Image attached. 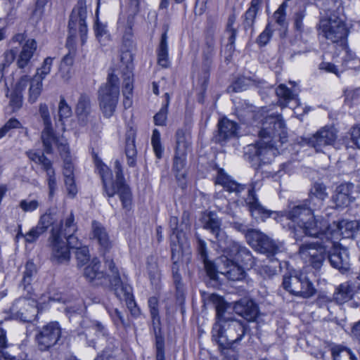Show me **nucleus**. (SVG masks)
Masks as SVG:
<instances>
[{"label": "nucleus", "mask_w": 360, "mask_h": 360, "mask_svg": "<svg viewBox=\"0 0 360 360\" xmlns=\"http://www.w3.org/2000/svg\"><path fill=\"white\" fill-rule=\"evenodd\" d=\"M327 197L326 187L315 183L311 188L308 203L294 205L281 214L292 223L297 241H302L305 236H319L326 231L328 219L316 212L323 207Z\"/></svg>", "instance_id": "1"}, {"label": "nucleus", "mask_w": 360, "mask_h": 360, "mask_svg": "<svg viewBox=\"0 0 360 360\" xmlns=\"http://www.w3.org/2000/svg\"><path fill=\"white\" fill-rule=\"evenodd\" d=\"M258 134L261 140L249 145L246 153H250L252 162L269 163L279 153L277 146H274L276 139H278L281 144L287 141L285 124L281 116L266 115Z\"/></svg>", "instance_id": "2"}, {"label": "nucleus", "mask_w": 360, "mask_h": 360, "mask_svg": "<svg viewBox=\"0 0 360 360\" xmlns=\"http://www.w3.org/2000/svg\"><path fill=\"white\" fill-rule=\"evenodd\" d=\"M215 303L216 322L212 327V340L221 349L230 348L240 342L248 331L243 321L229 317L226 309L228 304L220 297L213 295Z\"/></svg>", "instance_id": "3"}, {"label": "nucleus", "mask_w": 360, "mask_h": 360, "mask_svg": "<svg viewBox=\"0 0 360 360\" xmlns=\"http://www.w3.org/2000/svg\"><path fill=\"white\" fill-rule=\"evenodd\" d=\"M233 227L245 233L247 242L257 251L265 254L271 262H278L281 254L285 251L283 242L271 240L267 236L256 229H248L243 224L235 222Z\"/></svg>", "instance_id": "4"}, {"label": "nucleus", "mask_w": 360, "mask_h": 360, "mask_svg": "<svg viewBox=\"0 0 360 360\" xmlns=\"http://www.w3.org/2000/svg\"><path fill=\"white\" fill-rule=\"evenodd\" d=\"M116 179L111 181L112 174L108 167L105 165L99 166V172L103 180L104 191L108 197H112L116 193L119 194L122 207L127 210L131 208V193L129 188L124 184L122 166L119 160L115 162Z\"/></svg>", "instance_id": "5"}, {"label": "nucleus", "mask_w": 360, "mask_h": 360, "mask_svg": "<svg viewBox=\"0 0 360 360\" xmlns=\"http://www.w3.org/2000/svg\"><path fill=\"white\" fill-rule=\"evenodd\" d=\"M319 34L333 44H345L349 29L341 17L335 14L321 16L318 25Z\"/></svg>", "instance_id": "6"}, {"label": "nucleus", "mask_w": 360, "mask_h": 360, "mask_svg": "<svg viewBox=\"0 0 360 360\" xmlns=\"http://www.w3.org/2000/svg\"><path fill=\"white\" fill-rule=\"evenodd\" d=\"M119 96V79L115 74H109L107 82L101 86L98 91L99 108L105 117L110 118L114 115Z\"/></svg>", "instance_id": "7"}, {"label": "nucleus", "mask_w": 360, "mask_h": 360, "mask_svg": "<svg viewBox=\"0 0 360 360\" xmlns=\"http://www.w3.org/2000/svg\"><path fill=\"white\" fill-rule=\"evenodd\" d=\"M283 286L290 294L303 298L313 296L316 291L312 283L302 272L284 276Z\"/></svg>", "instance_id": "8"}, {"label": "nucleus", "mask_w": 360, "mask_h": 360, "mask_svg": "<svg viewBox=\"0 0 360 360\" xmlns=\"http://www.w3.org/2000/svg\"><path fill=\"white\" fill-rule=\"evenodd\" d=\"M86 16V6L82 1H80L73 9L70 17L68 23L70 36L67 41L68 46L71 44L73 38L75 37L77 29L79 30L82 45L85 44L88 32L87 25L85 21Z\"/></svg>", "instance_id": "9"}, {"label": "nucleus", "mask_w": 360, "mask_h": 360, "mask_svg": "<svg viewBox=\"0 0 360 360\" xmlns=\"http://www.w3.org/2000/svg\"><path fill=\"white\" fill-rule=\"evenodd\" d=\"M359 227V224L356 221H348L343 219L338 224L330 225L328 222V227L324 233L320 234L319 236H309L310 238H320L325 242L331 243L332 247L335 246V240L340 239L342 236L343 238H350L352 236Z\"/></svg>", "instance_id": "10"}, {"label": "nucleus", "mask_w": 360, "mask_h": 360, "mask_svg": "<svg viewBox=\"0 0 360 360\" xmlns=\"http://www.w3.org/2000/svg\"><path fill=\"white\" fill-rule=\"evenodd\" d=\"M62 329L57 321H51L44 325L36 335L37 347L41 351H47L59 341Z\"/></svg>", "instance_id": "11"}, {"label": "nucleus", "mask_w": 360, "mask_h": 360, "mask_svg": "<svg viewBox=\"0 0 360 360\" xmlns=\"http://www.w3.org/2000/svg\"><path fill=\"white\" fill-rule=\"evenodd\" d=\"M52 64L53 58L47 57L41 68L37 70L36 74L32 77L29 76L28 101L30 103H35L41 95L43 80L51 72Z\"/></svg>", "instance_id": "12"}, {"label": "nucleus", "mask_w": 360, "mask_h": 360, "mask_svg": "<svg viewBox=\"0 0 360 360\" xmlns=\"http://www.w3.org/2000/svg\"><path fill=\"white\" fill-rule=\"evenodd\" d=\"M13 318L23 322L34 320L38 313L34 297H22L16 300L10 309Z\"/></svg>", "instance_id": "13"}, {"label": "nucleus", "mask_w": 360, "mask_h": 360, "mask_svg": "<svg viewBox=\"0 0 360 360\" xmlns=\"http://www.w3.org/2000/svg\"><path fill=\"white\" fill-rule=\"evenodd\" d=\"M328 248L330 246L326 244L317 245L314 243H305L300 246L299 254L306 263L310 264L315 269H319L326 258V249Z\"/></svg>", "instance_id": "14"}, {"label": "nucleus", "mask_w": 360, "mask_h": 360, "mask_svg": "<svg viewBox=\"0 0 360 360\" xmlns=\"http://www.w3.org/2000/svg\"><path fill=\"white\" fill-rule=\"evenodd\" d=\"M139 11V0H130L127 13H122L117 22V27L123 34V40L128 46L131 44L132 26L134 16Z\"/></svg>", "instance_id": "15"}, {"label": "nucleus", "mask_w": 360, "mask_h": 360, "mask_svg": "<svg viewBox=\"0 0 360 360\" xmlns=\"http://www.w3.org/2000/svg\"><path fill=\"white\" fill-rule=\"evenodd\" d=\"M51 248V259L57 263H65L70 260V253L64 240L60 237V230L52 228L49 238Z\"/></svg>", "instance_id": "16"}, {"label": "nucleus", "mask_w": 360, "mask_h": 360, "mask_svg": "<svg viewBox=\"0 0 360 360\" xmlns=\"http://www.w3.org/2000/svg\"><path fill=\"white\" fill-rule=\"evenodd\" d=\"M120 61L127 72L124 73L123 82L122 94L124 96L123 105L124 108H129L132 105L133 77L130 69L131 68L132 55L127 51H123L120 56Z\"/></svg>", "instance_id": "17"}, {"label": "nucleus", "mask_w": 360, "mask_h": 360, "mask_svg": "<svg viewBox=\"0 0 360 360\" xmlns=\"http://www.w3.org/2000/svg\"><path fill=\"white\" fill-rule=\"evenodd\" d=\"M39 114L44 124V129L41 132V140L44 150L46 153H51L52 143L56 142V135L52 128L49 108L46 104H40Z\"/></svg>", "instance_id": "18"}, {"label": "nucleus", "mask_w": 360, "mask_h": 360, "mask_svg": "<svg viewBox=\"0 0 360 360\" xmlns=\"http://www.w3.org/2000/svg\"><path fill=\"white\" fill-rule=\"evenodd\" d=\"M336 139L335 129L332 127H324L309 139L308 143L316 151H322L324 147L333 145Z\"/></svg>", "instance_id": "19"}, {"label": "nucleus", "mask_w": 360, "mask_h": 360, "mask_svg": "<svg viewBox=\"0 0 360 360\" xmlns=\"http://www.w3.org/2000/svg\"><path fill=\"white\" fill-rule=\"evenodd\" d=\"M245 204L253 218L257 220L264 221L269 217L277 219L278 214L265 209L259 202L255 195L254 188L248 190V195L245 198Z\"/></svg>", "instance_id": "20"}, {"label": "nucleus", "mask_w": 360, "mask_h": 360, "mask_svg": "<svg viewBox=\"0 0 360 360\" xmlns=\"http://www.w3.org/2000/svg\"><path fill=\"white\" fill-rule=\"evenodd\" d=\"M202 221L203 227L209 230L214 236L219 243V246L221 249H225L227 236L221 229V222L217 215L213 212L205 213L202 216Z\"/></svg>", "instance_id": "21"}, {"label": "nucleus", "mask_w": 360, "mask_h": 360, "mask_svg": "<svg viewBox=\"0 0 360 360\" xmlns=\"http://www.w3.org/2000/svg\"><path fill=\"white\" fill-rule=\"evenodd\" d=\"M221 264L219 266V273L224 275L231 281L241 280L245 276V271L242 266L229 259L226 256H221L219 259Z\"/></svg>", "instance_id": "22"}, {"label": "nucleus", "mask_w": 360, "mask_h": 360, "mask_svg": "<svg viewBox=\"0 0 360 360\" xmlns=\"http://www.w3.org/2000/svg\"><path fill=\"white\" fill-rule=\"evenodd\" d=\"M108 268L112 273V278L110 279V281L115 295L121 301L124 299H129V296L132 294L131 288L121 281L117 269L115 267L113 262H109Z\"/></svg>", "instance_id": "23"}, {"label": "nucleus", "mask_w": 360, "mask_h": 360, "mask_svg": "<svg viewBox=\"0 0 360 360\" xmlns=\"http://www.w3.org/2000/svg\"><path fill=\"white\" fill-rule=\"evenodd\" d=\"M237 115L240 122L244 124L257 126L265 120L260 110H257L256 107L246 103L237 110Z\"/></svg>", "instance_id": "24"}, {"label": "nucleus", "mask_w": 360, "mask_h": 360, "mask_svg": "<svg viewBox=\"0 0 360 360\" xmlns=\"http://www.w3.org/2000/svg\"><path fill=\"white\" fill-rule=\"evenodd\" d=\"M226 248L230 249V257H233L236 263H241L247 268H251L255 265V259L251 255L250 250L236 243H231L229 247L223 249L224 251Z\"/></svg>", "instance_id": "25"}, {"label": "nucleus", "mask_w": 360, "mask_h": 360, "mask_svg": "<svg viewBox=\"0 0 360 360\" xmlns=\"http://www.w3.org/2000/svg\"><path fill=\"white\" fill-rule=\"evenodd\" d=\"M235 312L243 317L248 321H255L259 316L257 305L252 300L247 298L241 299L234 304Z\"/></svg>", "instance_id": "26"}, {"label": "nucleus", "mask_w": 360, "mask_h": 360, "mask_svg": "<svg viewBox=\"0 0 360 360\" xmlns=\"http://www.w3.org/2000/svg\"><path fill=\"white\" fill-rule=\"evenodd\" d=\"M27 86L30 87L29 76L23 75L18 80L14 86V89L11 91L9 95V103L14 111L20 109L22 107L23 101L22 92L27 89ZM7 96H8V95Z\"/></svg>", "instance_id": "27"}, {"label": "nucleus", "mask_w": 360, "mask_h": 360, "mask_svg": "<svg viewBox=\"0 0 360 360\" xmlns=\"http://www.w3.org/2000/svg\"><path fill=\"white\" fill-rule=\"evenodd\" d=\"M328 259L330 264L341 273L344 274L349 270V255L346 248H335L333 252L329 254Z\"/></svg>", "instance_id": "28"}, {"label": "nucleus", "mask_w": 360, "mask_h": 360, "mask_svg": "<svg viewBox=\"0 0 360 360\" xmlns=\"http://www.w3.org/2000/svg\"><path fill=\"white\" fill-rule=\"evenodd\" d=\"M84 276L94 285L103 284L106 281L105 274L101 269V262L97 258H93L84 268Z\"/></svg>", "instance_id": "29"}, {"label": "nucleus", "mask_w": 360, "mask_h": 360, "mask_svg": "<svg viewBox=\"0 0 360 360\" xmlns=\"http://www.w3.org/2000/svg\"><path fill=\"white\" fill-rule=\"evenodd\" d=\"M238 125L236 122L226 119H221L218 123V134L215 136L217 142H225L236 136Z\"/></svg>", "instance_id": "30"}, {"label": "nucleus", "mask_w": 360, "mask_h": 360, "mask_svg": "<svg viewBox=\"0 0 360 360\" xmlns=\"http://www.w3.org/2000/svg\"><path fill=\"white\" fill-rule=\"evenodd\" d=\"M354 185L349 183L342 184L336 188L333 201L337 207H346L352 202V190Z\"/></svg>", "instance_id": "31"}, {"label": "nucleus", "mask_w": 360, "mask_h": 360, "mask_svg": "<svg viewBox=\"0 0 360 360\" xmlns=\"http://www.w3.org/2000/svg\"><path fill=\"white\" fill-rule=\"evenodd\" d=\"M91 233L92 238L96 240L103 251H107L112 247L108 233L101 223L96 221L92 222Z\"/></svg>", "instance_id": "32"}, {"label": "nucleus", "mask_w": 360, "mask_h": 360, "mask_svg": "<svg viewBox=\"0 0 360 360\" xmlns=\"http://www.w3.org/2000/svg\"><path fill=\"white\" fill-rule=\"evenodd\" d=\"M91 101L86 94H82L77 101L75 112L78 120L82 124H86L91 113Z\"/></svg>", "instance_id": "33"}, {"label": "nucleus", "mask_w": 360, "mask_h": 360, "mask_svg": "<svg viewBox=\"0 0 360 360\" xmlns=\"http://www.w3.org/2000/svg\"><path fill=\"white\" fill-rule=\"evenodd\" d=\"M176 153L181 155H187L191 146V137L189 133L183 129H179L176 134Z\"/></svg>", "instance_id": "34"}, {"label": "nucleus", "mask_w": 360, "mask_h": 360, "mask_svg": "<svg viewBox=\"0 0 360 360\" xmlns=\"http://www.w3.org/2000/svg\"><path fill=\"white\" fill-rule=\"evenodd\" d=\"M36 49L37 42L35 40L28 39L26 41L17 61L18 66L20 68H23L27 65Z\"/></svg>", "instance_id": "35"}, {"label": "nucleus", "mask_w": 360, "mask_h": 360, "mask_svg": "<svg viewBox=\"0 0 360 360\" xmlns=\"http://www.w3.org/2000/svg\"><path fill=\"white\" fill-rule=\"evenodd\" d=\"M354 295V289L349 283L340 284L333 295V299L338 304H343L350 300Z\"/></svg>", "instance_id": "36"}, {"label": "nucleus", "mask_w": 360, "mask_h": 360, "mask_svg": "<svg viewBox=\"0 0 360 360\" xmlns=\"http://www.w3.org/2000/svg\"><path fill=\"white\" fill-rule=\"evenodd\" d=\"M158 63L162 68H167L169 65L168 43L167 32L162 34L160 42L157 50Z\"/></svg>", "instance_id": "37"}, {"label": "nucleus", "mask_w": 360, "mask_h": 360, "mask_svg": "<svg viewBox=\"0 0 360 360\" xmlns=\"http://www.w3.org/2000/svg\"><path fill=\"white\" fill-rule=\"evenodd\" d=\"M262 0H252L250 8L244 14L243 25L245 29L250 28L255 23L257 12L261 8Z\"/></svg>", "instance_id": "38"}, {"label": "nucleus", "mask_w": 360, "mask_h": 360, "mask_svg": "<svg viewBox=\"0 0 360 360\" xmlns=\"http://www.w3.org/2000/svg\"><path fill=\"white\" fill-rule=\"evenodd\" d=\"M216 183L221 185L227 191L231 193L235 192L237 194L245 189L243 185L238 184L236 182L231 180L229 176L222 173L218 174Z\"/></svg>", "instance_id": "39"}, {"label": "nucleus", "mask_w": 360, "mask_h": 360, "mask_svg": "<svg viewBox=\"0 0 360 360\" xmlns=\"http://www.w3.org/2000/svg\"><path fill=\"white\" fill-rule=\"evenodd\" d=\"M331 354L333 360H357L354 354L349 349L341 345L332 347Z\"/></svg>", "instance_id": "40"}, {"label": "nucleus", "mask_w": 360, "mask_h": 360, "mask_svg": "<svg viewBox=\"0 0 360 360\" xmlns=\"http://www.w3.org/2000/svg\"><path fill=\"white\" fill-rule=\"evenodd\" d=\"M75 219L73 214H70L64 220L60 221V226H54L52 228H57L60 230V237L63 238L66 235L75 233L77 231V225L74 222Z\"/></svg>", "instance_id": "41"}, {"label": "nucleus", "mask_w": 360, "mask_h": 360, "mask_svg": "<svg viewBox=\"0 0 360 360\" xmlns=\"http://www.w3.org/2000/svg\"><path fill=\"white\" fill-rule=\"evenodd\" d=\"M236 20V18L234 14L229 15L226 26V34L228 35L229 41L227 48H229L230 51H232L234 49V44L237 34V29L234 27Z\"/></svg>", "instance_id": "42"}, {"label": "nucleus", "mask_w": 360, "mask_h": 360, "mask_svg": "<svg viewBox=\"0 0 360 360\" xmlns=\"http://www.w3.org/2000/svg\"><path fill=\"white\" fill-rule=\"evenodd\" d=\"M276 92L279 98L280 105L283 107H286L290 101L296 99V94L284 84H280L276 89Z\"/></svg>", "instance_id": "43"}, {"label": "nucleus", "mask_w": 360, "mask_h": 360, "mask_svg": "<svg viewBox=\"0 0 360 360\" xmlns=\"http://www.w3.org/2000/svg\"><path fill=\"white\" fill-rule=\"evenodd\" d=\"M36 274L37 268L35 264L32 262H27L25 264V269L23 273L22 285L24 287V290H27L28 293L31 292L30 290L32 288L30 287V285Z\"/></svg>", "instance_id": "44"}, {"label": "nucleus", "mask_w": 360, "mask_h": 360, "mask_svg": "<svg viewBox=\"0 0 360 360\" xmlns=\"http://www.w3.org/2000/svg\"><path fill=\"white\" fill-rule=\"evenodd\" d=\"M186 158V155H181L176 153H175L174 169L176 172V177L179 181L184 179L186 177V172L184 171Z\"/></svg>", "instance_id": "45"}, {"label": "nucleus", "mask_w": 360, "mask_h": 360, "mask_svg": "<svg viewBox=\"0 0 360 360\" xmlns=\"http://www.w3.org/2000/svg\"><path fill=\"white\" fill-rule=\"evenodd\" d=\"M55 214L52 213L50 210H48L44 214H43L40 217L37 225L39 226L41 229L42 231L45 233L49 229V227H50L51 226H55Z\"/></svg>", "instance_id": "46"}, {"label": "nucleus", "mask_w": 360, "mask_h": 360, "mask_svg": "<svg viewBox=\"0 0 360 360\" xmlns=\"http://www.w3.org/2000/svg\"><path fill=\"white\" fill-rule=\"evenodd\" d=\"M126 155L128 158V165L134 166L136 156V149L134 139L128 138L126 140Z\"/></svg>", "instance_id": "47"}, {"label": "nucleus", "mask_w": 360, "mask_h": 360, "mask_svg": "<svg viewBox=\"0 0 360 360\" xmlns=\"http://www.w3.org/2000/svg\"><path fill=\"white\" fill-rule=\"evenodd\" d=\"M72 113L71 107L67 103L66 101L62 98L58 104V120L63 124L64 120L70 117Z\"/></svg>", "instance_id": "48"}, {"label": "nucleus", "mask_w": 360, "mask_h": 360, "mask_svg": "<svg viewBox=\"0 0 360 360\" xmlns=\"http://www.w3.org/2000/svg\"><path fill=\"white\" fill-rule=\"evenodd\" d=\"M288 7V3L283 2L278 9L274 13V18L276 22L282 27L286 26V8Z\"/></svg>", "instance_id": "49"}, {"label": "nucleus", "mask_w": 360, "mask_h": 360, "mask_svg": "<svg viewBox=\"0 0 360 360\" xmlns=\"http://www.w3.org/2000/svg\"><path fill=\"white\" fill-rule=\"evenodd\" d=\"M151 143L156 157L158 159L161 158L163 153V148L160 142V133L156 129H155L153 131Z\"/></svg>", "instance_id": "50"}, {"label": "nucleus", "mask_w": 360, "mask_h": 360, "mask_svg": "<svg viewBox=\"0 0 360 360\" xmlns=\"http://www.w3.org/2000/svg\"><path fill=\"white\" fill-rule=\"evenodd\" d=\"M215 53V41L212 35L208 36L206 39V44L203 51V56L205 60L209 63Z\"/></svg>", "instance_id": "51"}, {"label": "nucleus", "mask_w": 360, "mask_h": 360, "mask_svg": "<svg viewBox=\"0 0 360 360\" xmlns=\"http://www.w3.org/2000/svg\"><path fill=\"white\" fill-rule=\"evenodd\" d=\"M41 203L36 199H24L20 201L19 207L25 212H32L35 211Z\"/></svg>", "instance_id": "52"}, {"label": "nucleus", "mask_w": 360, "mask_h": 360, "mask_svg": "<svg viewBox=\"0 0 360 360\" xmlns=\"http://www.w3.org/2000/svg\"><path fill=\"white\" fill-rule=\"evenodd\" d=\"M273 25L268 23L264 30L259 35L257 42L260 46H265L270 40L274 33Z\"/></svg>", "instance_id": "53"}, {"label": "nucleus", "mask_w": 360, "mask_h": 360, "mask_svg": "<svg viewBox=\"0 0 360 360\" xmlns=\"http://www.w3.org/2000/svg\"><path fill=\"white\" fill-rule=\"evenodd\" d=\"M20 127L21 124L17 119H10L1 128H0V139L4 137L10 130Z\"/></svg>", "instance_id": "54"}, {"label": "nucleus", "mask_w": 360, "mask_h": 360, "mask_svg": "<svg viewBox=\"0 0 360 360\" xmlns=\"http://www.w3.org/2000/svg\"><path fill=\"white\" fill-rule=\"evenodd\" d=\"M44 233V232L42 231L41 229L37 225H36L34 227H32L30 230V231L25 235V240L26 243H33Z\"/></svg>", "instance_id": "55"}, {"label": "nucleus", "mask_w": 360, "mask_h": 360, "mask_svg": "<svg viewBox=\"0 0 360 360\" xmlns=\"http://www.w3.org/2000/svg\"><path fill=\"white\" fill-rule=\"evenodd\" d=\"M148 307L153 321H160L159 310L158 308V300L155 297H151L148 299Z\"/></svg>", "instance_id": "56"}, {"label": "nucleus", "mask_w": 360, "mask_h": 360, "mask_svg": "<svg viewBox=\"0 0 360 360\" xmlns=\"http://www.w3.org/2000/svg\"><path fill=\"white\" fill-rule=\"evenodd\" d=\"M63 175L64 178L74 176V165L71 156L64 157L63 159Z\"/></svg>", "instance_id": "57"}, {"label": "nucleus", "mask_w": 360, "mask_h": 360, "mask_svg": "<svg viewBox=\"0 0 360 360\" xmlns=\"http://www.w3.org/2000/svg\"><path fill=\"white\" fill-rule=\"evenodd\" d=\"M76 258L79 265L86 264L89 260V249L86 246L78 248L76 251Z\"/></svg>", "instance_id": "58"}, {"label": "nucleus", "mask_w": 360, "mask_h": 360, "mask_svg": "<svg viewBox=\"0 0 360 360\" xmlns=\"http://www.w3.org/2000/svg\"><path fill=\"white\" fill-rule=\"evenodd\" d=\"M65 185L68 195L70 198H74L77 193V188L75 184V177L65 178Z\"/></svg>", "instance_id": "59"}, {"label": "nucleus", "mask_w": 360, "mask_h": 360, "mask_svg": "<svg viewBox=\"0 0 360 360\" xmlns=\"http://www.w3.org/2000/svg\"><path fill=\"white\" fill-rule=\"evenodd\" d=\"M156 360H165V342L164 339L161 336H156Z\"/></svg>", "instance_id": "60"}, {"label": "nucleus", "mask_w": 360, "mask_h": 360, "mask_svg": "<svg viewBox=\"0 0 360 360\" xmlns=\"http://www.w3.org/2000/svg\"><path fill=\"white\" fill-rule=\"evenodd\" d=\"M93 330H95L98 335L101 334L104 335L105 333L104 326L101 323L96 321H92L91 325L86 330V336L91 335Z\"/></svg>", "instance_id": "61"}, {"label": "nucleus", "mask_w": 360, "mask_h": 360, "mask_svg": "<svg viewBox=\"0 0 360 360\" xmlns=\"http://www.w3.org/2000/svg\"><path fill=\"white\" fill-rule=\"evenodd\" d=\"M46 176L48 186L49 189V197L52 198L54 191L56 190L57 188L55 171H50L49 174H46Z\"/></svg>", "instance_id": "62"}, {"label": "nucleus", "mask_w": 360, "mask_h": 360, "mask_svg": "<svg viewBox=\"0 0 360 360\" xmlns=\"http://www.w3.org/2000/svg\"><path fill=\"white\" fill-rule=\"evenodd\" d=\"M167 110L166 107H163L154 116V122L156 125L163 126L166 123Z\"/></svg>", "instance_id": "63"}, {"label": "nucleus", "mask_w": 360, "mask_h": 360, "mask_svg": "<svg viewBox=\"0 0 360 360\" xmlns=\"http://www.w3.org/2000/svg\"><path fill=\"white\" fill-rule=\"evenodd\" d=\"M109 314L116 325H126V322L124 319L122 313L120 311L117 309H112L111 311H109Z\"/></svg>", "instance_id": "64"}]
</instances>
